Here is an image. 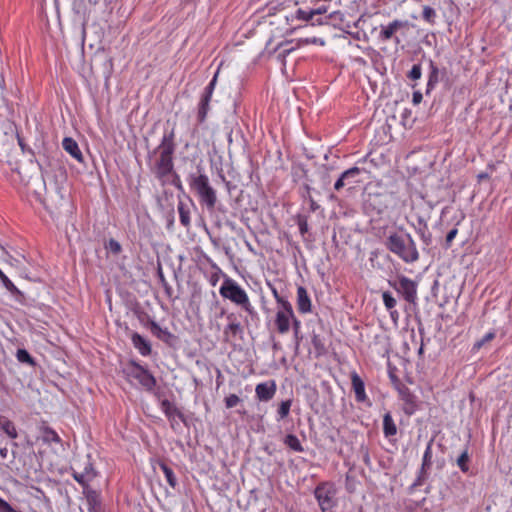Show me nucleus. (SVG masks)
<instances>
[{
  "mask_svg": "<svg viewBox=\"0 0 512 512\" xmlns=\"http://www.w3.org/2000/svg\"><path fill=\"white\" fill-rule=\"evenodd\" d=\"M175 133L171 130L165 133L162 137L161 143L155 148L150 158L155 157L150 166L152 174L161 182L166 185L168 177L174 170L173 155L175 152Z\"/></svg>",
  "mask_w": 512,
  "mask_h": 512,
  "instance_id": "1",
  "label": "nucleus"
},
{
  "mask_svg": "<svg viewBox=\"0 0 512 512\" xmlns=\"http://www.w3.org/2000/svg\"><path fill=\"white\" fill-rule=\"evenodd\" d=\"M384 245L405 263H414L419 259L416 243L409 233H390L385 239Z\"/></svg>",
  "mask_w": 512,
  "mask_h": 512,
  "instance_id": "2",
  "label": "nucleus"
},
{
  "mask_svg": "<svg viewBox=\"0 0 512 512\" xmlns=\"http://www.w3.org/2000/svg\"><path fill=\"white\" fill-rule=\"evenodd\" d=\"M219 293L224 299L240 307L251 318H257V311L250 302L247 292L234 279L226 276L219 289Z\"/></svg>",
  "mask_w": 512,
  "mask_h": 512,
  "instance_id": "3",
  "label": "nucleus"
},
{
  "mask_svg": "<svg viewBox=\"0 0 512 512\" xmlns=\"http://www.w3.org/2000/svg\"><path fill=\"white\" fill-rule=\"evenodd\" d=\"M189 185L198 195L200 203L205 206L208 211H213L217 203V193L210 185L208 176L203 173L198 175L191 174L189 176Z\"/></svg>",
  "mask_w": 512,
  "mask_h": 512,
  "instance_id": "4",
  "label": "nucleus"
},
{
  "mask_svg": "<svg viewBox=\"0 0 512 512\" xmlns=\"http://www.w3.org/2000/svg\"><path fill=\"white\" fill-rule=\"evenodd\" d=\"M72 476L82 487H87L88 482L97 475L90 453H78L71 460Z\"/></svg>",
  "mask_w": 512,
  "mask_h": 512,
  "instance_id": "5",
  "label": "nucleus"
},
{
  "mask_svg": "<svg viewBox=\"0 0 512 512\" xmlns=\"http://www.w3.org/2000/svg\"><path fill=\"white\" fill-rule=\"evenodd\" d=\"M315 498L318 501L322 512H334L337 506V489L332 482H322L314 490Z\"/></svg>",
  "mask_w": 512,
  "mask_h": 512,
  "instance_id": "6",
  "label": "nucleus"
},
{
  "mask_svg": "<svg viewBox=\"0 0 512 512\" xmlns=\"http://www.w3.org/2000/svg\"><path fill=\"white\" fill-rule=\"evenodd\" d=\"M123 373L127 379H135L147 391L154 390L156 386L155 377L143 366L135 361H130L123 369Z\"/></svg>",
  "mask_w": 512,
  "mask_h": 512,
  "instance_id": "7",
  "label": "nucleus"
},
{
  "mask_svg": "<svg viewBox=\"0 0 512 512\" xmlns=\"http://www.w3.org/2000/svg\"><path fill=\"white\" fill-rule=\"evenodd\" d=\"M218 73V71L215 73L214 77L204 88V91L200 96L196 112V119L199 125H202L206 121L208 112L210 111V102L216 86Z\"/></svg>",
  "mask_w": 512,
  "mask_h": 512,
  "instance_id": "8",
  "label": "nucleus"
},
{
  "mask_svg": "<svg viewBox=\"0 0 512 512\" xmlns=\"http://www.w3.org/2000/svg\"><path fill=\"white\" fill-rule=\"evenodd\" d=\"M15 138H19L16 134V128L11 122L0 123V157L7 156L14 145ZM19 144L22 142L18 139Z\"/></svg>",
  "mask_w": 512,
  "mask_h": 512,
  "instance_id": "9",
  "label": "nucleus"
},
{
  "mask_svg": "<svg viewBox=\"0 0 512 512\" xmlns=\"http://www.w3.org/2000/svg\"><path fill=\"white\" fill-rule=\"evenodd\" d=\"M392 286L409 303H415L417 300V283L410 278L400 275L397 281H389Z\"/></svg>",
  "mask_w": 512,
  "mask_h": 512,
  "instance_id": "10",
  "label": "nucleus"
},
{
  "mask_svg": "<svg viewBox=\"0 0 512 512\" xmlns=\"http://www.w3.org/2000/svg\"><path fill=\"white\" fill-rule=\"evenodd\" d=\"M400 399L403 401V411L407 415H412L418 409L417 397L406 386L398 389Z\"/></svg>",
  "mask_w": 512,
  "mask_h": 512,
  "instance_id": "11",
  "label": "nucleus"
},
{
  "mask_svg": "<svg viewBox=\"0 0 512 512\" xmlns=\"http://www.w3.org/2000/svg\"><path fill=\"white\" fill-rule=\"evenodd\" d=\"M61 439L58 436V434L52 430L49 427H41L39 429V434L37 435V442L38 445H48L51 446L53 444H60Z\"/></svg>",
  "mask_w": 512,
  "mask_h": 512,
  "instance_id": "12",
  "label": "nucleus"
},
{
  "mask_svg": "<svg viewBox=\"0 0 512 512\" xmlns=\"http://www.w3.org/2000/svg\"><path fill=\"white\" fill-rule=\"evenodd\" d=\"M256 397L260 401H269L271 400L276 393V383L271 380L268 382L259 383L255 388Z\"/></svg>",
  "mask_w": 512,
  "mask_h": 512,
  "instance_id": "13",
  "label": "nucleus"
},
{
  "mask_svg": "<svg viewBox=\"0 0 512 512\" xmlns=\"http://www.w3.org/2000/svg\"><path fill=\"white\" fill-rule=\"evenodd\" d=\"M352 389L355 393V399L359 403H364L368 400L365 392V384L361 377L356 373H351Z\"/></svg>",
  "mask_w": 512,
  "mask_h": 512,
  "instance_id": "14",
  "label": "nucleus"
},
{
  "mask_svg": "<svg viewBox=\"0 0 512 512\" xmlns=\"http://www.w3.org/2000/svg\"><path fill=\"white\" fill-rule=\"evenodd\" d=\"M407 25V21L394 20L387 26H382L379 37L382 41H388L393 38L396 31H398L401 28L407 27Z\"/></svg>",
  "mask_w": 512,
  "mask_h": 512,
  "instance_id": "15",
  "label": "nucleus"
},
{
  "mask_svg": "<svg viewBox=\"0 0 512 512\" xmlns=\"http://www.w3.org/2000/svg\"><path fill=\"white\" fill-rule=\"evenodd\" d=\"M312 304L307 290L303 286L297 288V309L300 313L311 312Z\"/></svg>",
  "mask_w": 512,
  "mask_h": 512,
  "instance_id": "16",
  "label": "nucleus"
},
{
  "mask_svg": "<svg viewBox=\"0 0 512 512\" xmlns=\"http://www.w3.org/2000/svg\"><path fill=\"white\" fill-rule=\"evenodd\" d=\"M131 341L133 346L142 356H149L151 354L152 349L150 342L142 337L139 333L133 332L131 334Z\"/></svg>",
  "mask_w": 512,
  "mask_h": 512,
  "instance_id": "17",
  "label": "nucleus"
},
{
  "mask_svg": "<svg viewBox=\"0 0 512 512\" xmlns=\"http://www.w3.org/2000/svg\"><path fill=\"white\" fill-rule=\"evenodd\" d=\"M152 467L154 470L159 468L165 475V478H166V481L168 482V484L172 488L176 487L177 478L175 477L173 470L163 460H161V459L154 460L152 462Z\"/></svg>",
  "mask_w": 512,
  "mask_h": 512,
  "instance_id": "18",
  "label": "nucleus"
},
{
  "mask_svg": "<svg viewBox=\"0 0 512 512\" xmlns=\"http://www.w3.org/2000/svg\"><path fill=\"white\" fill-rule=\"evenodd\" d=\"M62 146L64 150L67 153H69L74 159H76L80 163L83 162L82 152L78 146V143L74 139L70 137H65L62 141Z\"/></svg>",
  "mask_w": 512,
  "mask_h": 512,
  "instance_id": "19",
  "label": "nucleus"
},
{
  "mask_svg": "<svg viewBox=\"0 0 512 512\" xmlns=\"http://www.w3.org/2000/svg\"><path fill=\"white\" fill-rule=\"evenodd\" d=\"M295 318V315L290 316L288 314L282 313V312H276L275 317V326L277 328V331L280 334H286L288 333L290 329V322L293 321Z\"/></svg>",
  "mask_w": 512,
  "mask_h": 512,
  "instance_id": "20",
  "label": "nucleus"
},
{
  "mask_svg": "<svg viewBox=\"0 0 512 512\" xmlns=\"http://www.w3.org/2000/svg\"><path fill=\"white\" fill-rule=\"evenodd\" d=\"M230 322L228 325L224 328L223 335L225 338V341H229L231 337H235L237 334H240L243 332L241 324L233 318V314L229 315L227 317Z\"/></svg>",
  "mask_w": 512,
  "mask_h": 512,
  "instance_id": "21",
  "label": "nucleus"
},
{
  "mask_svg": "<svg viewBox=\"0 0 512 512\" xmlns=\"http://www.w3.org/2000/svg\"><path fill=\"white\" fill-rule=\"evenodd\" d=\"M148 326H149V329L152 332V334L162 341L167 342L170 338L173 337L172 333L170 331H168L167 328H162L154 320H150L148 322Z\"/></svg>",
  "mask_w": 512,
  "mask_h": 512,
  "instance_id": "22",
  "label": "nucleus"
},
{
  "mask_svg": "<svg viewBox=\"0 0 512 512\" xmlns=\"http://www.w3.org/2000/svg\"><path fill=\"white\" fill-rule=\"evenodd\" d=\"M311 343L314 349V354L316 358H319L327 353L326 343L323 337L316 334L315 332L312 333L311 336Z\"/></svg>",
  "mask_w": 512,
  "mask_h": 512,
  "instance_id": "23",
  "label": "nucleus"
},
{
  "mask_svg": "<svg viewBox=\"0 0 512 512\" xmlns=\"http://www.w3.org/2000/svg\"><path fill=\"white\" fill-rule=\"evenodd\" d=\"M177 210L179 213L180 223L183 227L188 229L191 226V213L189 206L180 200L177 205Z\"/></svg>",
  "mask_w": 512,
  "mask_h": 512,
  "instance_id": "24",
  "label": "nucleus"
},
{
  "mask_svg": "<svg viewBox=\"0 0 512 512\" xmlns=\"http://www.w3.org/2000/svg\"><path fill=\"white\" fill-rule=\"evenodd\" d=\"M295 17L302 21H312V25H322L324 23L320 18L315 19L312 9L304 10L299 8L295 13Z\"/></svg>",
  "mask_w": 512,
  "mask_h": 512,
  "instance_id": "25",
  "label": "nucleus"
},
{
  "mask_svg": "<svg viewBox=\"0 0 512 512\" xmlns=\"http://www.w3.org/2000/svg\"><path fill=\"white\" fill-rule=\"evenodd\" d=\"M361 170L358 167H352L346 171H344L338 180L334 184V189L339 191L346 185L347 176H358Z\"/></svg>",
  "mask_w": 512,
  "mask_h": 512,
  "instance_id": "26",
  "label": "nucleus"
},
{
  "mask_svg": "<svg viewBox=\"0 0 512 512\" xmlns=\"http://www.w3.org/2000/svg\"><path fill=\"white\" fill-rule=\"evenodd\" d=\"M0 281L2 282L3 286L16 298V300L23 298V293L4 273L0 275Z\"/></svg>",
  "mask_w": 512,
  "mask_h": 512,
  "instance_id": "27",
  "label": "nucleus"
},
{
  "mask_svg": "<svg viewBox=\"0 0 512 512\" xmlns=\"http://www.w3.org/2000/svg\"><path fill=\"white\" fill-rule=\"evenodd\" d=\"M0 430L4 431L11 439L17 437V430L13 422L3 416L0 417Z\"/></svg>",
  "mask_w": 512,
  "mask_h": 512,
  "instance_id": "28",
  "label": "nucleus"
},
{
  "mask_svg": "<svg viewBox=\"0 0 512 512\" xmlns=\"http://www.w3.org/2000/svg\"><path fill=\"white\" fill-rule=\"evenodd\" d=\"M161 409L165 413V415L170 419L174 418L175 416H181V413L179 412L177 407L167 399L161 402Z\"/></svg>",
  "mask_w": 512,
  "mask_h": 512,
  "instance_id": "29",
  "label": "nucleus"
},
{
  "mask_svg": "<svg viewBox=\"0 0 512 512\" xmlns=\"http://www.w3.org/2000/svg\"><path fill=\"white\" fill-rule=\"evenodd\" d=\"M383 429L386 436H393L397 429L390 413H386L383 417Z\"/></svg>",
  "mask_w": 512,
  "mask_h": 512,
  "instance_id": "30",
  "label": "nucleus"
},
{
  "mask_svg": "<svg viewBox=\"0 0 512 512\" xmlns=\"http://www.w3.org/2000/svg\"><path fill=\"white\" fill-rule=\"evenodd\" d=\"M431 457H432L431 450H425V453L423 456L422 469H421L420 475L417 477V479L413 483V485H412L413 487L421 486L423 484V481L425 479V470L424 469H425L426 465H429Z\"/></svg>",
  "mask_w": 512,
  "mask_h": 512,
  "instance_id": "31",
  "label": "nucleus"
},
{
  "mask_svg": "<svg viewBox=\"0 0 512 512\" xmlns=\"http://www.w3.org/2000/svg\"><path fill=\"white\" fill-rule=\"evenodd\" d=\"M382 300L387 310L391 311V316L393 317L394 313L397 314L396 311H392V309L396 306V299L389 291H384L382 293Z\"/></svg>",
  "mask_w": 512,
  "mask_h": 512,
  "instance_id": "32",
  "label": "nucleus"
},
{
  "mask_svg": "<svg viewBox=\"0 0 512 512\" xmlns=\"http://www.w3.org/2000/svg\"><path fill=\"white\" fill-rule=\"evenodd\" d=\"M16 358L21 363H26L32 367L36 365L34 358L29 354L26 349H18L16 352Z\"/></svg>",
  "mask_w": 512,
  "mask_h": 512,
  "instance_id": "33",
  "label": "nucleus"
},
{
  "mask_svg": "<svg viewBox=\"0 0 512 512\" xmlns=\"http://www.w3.org/2000/svg\"><path fill=\"white\" fill-rule=\"evenodd\" d=\"M310 44L323 46L325 44V41L323 39L317 38V37L300 38V39L296 40L297 48H300V47H303L306 45H310Z\"/></svg>",
  "mask_w": 512,
  "mask_h": 512,
  "instance_id": "34",
  "label": "nucleus"
},
{
  "mask_svg": "<svg viewBox=\"0 0 512 512\" xmlns=\"http://www.w3.org/2000/svg\"><path fill=\"white\" fill-rule=\"evenodd\" d=\"M430 67L431 71L428 78L427 91H429V89L433 88L438 83L439 70L432 61L430 62Z\"/></svg>",
  "mask_w": 512,
  "mask_h": 512,
  "instance_id": "35",
  "label": "nucleus"
},
{
  "mask_svg": "<svg viewBox=\"0 0 512 512\" xmlns=\"http://www.w3.org/2000/svg\"><path fill=\"white\" fill-rule=\"evenodd\" d=\"M291 404H292L291 400L282 401L280 403L278 410H277L278 419L282 420L289 415Z\"/></svg>",
  "mask_w": 512,
  "mask_h": 512,
  "instance_id": "36",
  "label": "nucleus"
},
{
  "mask_svg": "<svg viewBox=\"0 0 512 512\" xmlns=\"http://www.w3.org/2000/svg\"><path fill=\"white\" fill-rule=\"evenodd\" d=\"M422 17L429 24H434L435 18H436V12L430 6H424L423 12H422Z\"/></svg>",
  "mask_w": 512,
  "mask_h": 512,
  "instance_id": "37",
  "label": "nucleus"
},
{
  "mask_svg": "<svg viewBox=\"0 0 512 512\" xmlns=\"http://www.w3.org/2000/svg\"><path fill=\"white\" fill-rule=\"evenodd\" d=\"M468 461H469V456H468L467 450H464V452L457 459V464H458L459 468L465 473L468 472V470H469Z\"/></svg>",
  "mask_w": 512,
  "mask_h": 512,
  "instance_id": "38",
  "label": "nucleus"
},
{
  "mask_svg": "<svg viewBox=\"0 0 512 512\" xmlns=\"http://www.w3.org/2000/svg\"><path fill=\"white\" fill-rule=\"evenodd\" d=\"M277 303L281 306L277 312H282V313L288 314L290 316H293L294 311H293L291 303L288 300L281 298V302H277Z\"/></svg>",
  "mask_w": 512,
  "mask_h": 512,
  "instance_id": "39",
  "label": "nucleus"
},
{
  "mask_svg": "<svg viewBox=\"0 0 512 512\" xmlns=\"http://www.w3.org/2000/svg\"><path fill=\"white\" fill-rule=\"evenodd\" d=\"M168 183L175 186L178 190L183 191V185L180 176L174 170L173 173H171L170 176L168 177L167 184Z\"/></svg>",
  "mask_w": 512,
  "mask_h": 512,
  "instance_id": "40",
  "label": "nucleus"
},
{
  "mask_svg": "<svg viewBox=\"0 0 512 512\" xmlns=\"http://www.w3.org/2000/svg\"><path fill=\"white\" fill-rule=\"evenodd\" d=\"M495 337L496 333L494 331L486 333L481 340L474 344V349L479 350L485 343L492 341Z\"/></svg>",
  "mask_w": 512,
  "mask_h": 512,
  "instance_id": "41",
  "label": "nucleus"
},
{
  "mask_svg": "<svg viewBox=\"0 0 512 512\" xmlns=\"http://www.w3.org/2000/svg\"><path fill=\"white\" fill-rule=\"evenodd\" d=\"M106 248L114 255H118L122 251V247H121L120 243L113 238H111L108 241Z\"/></svg>",
  "mask_w": 512,
  "mask_h": 512,
  "instance_id": "42",
  "label": "nucleus"
},
{
  "mask_svg": "<svg viewBox=\"0 0 512 512\" xmlns=\"http://www.w3.org/2000/svg\"><path fill=\"white\" fill-rule=\"evenodd\" d=\"M226 408L230 409L237 406L241 399L236 394H230L224 399Z\"/></svg>",
  "mask_w": 512,
  "mask_h": 512,
  "instance_id": "43",
  "label": "nucleus"
},
{
  "mask_svg": "<svg viewBox=\"0 0 512 512\" xmlns=\"http://www.w3.org/2000/svg\"><path fill=\"white\" fill-rule=\"evenodd\" d=\"M422 74V68L420 64H414L408 73V78L411 80L420 79Z\"/></svg>",
  "mask_w": 512,
  "mask_h": 512,
  "instance_id": "44",
  "label": "nucleus"
},
{
  "mask_svg": "<svg viewBox=\"0 0 512 512\" xmlns=\"http://www.w3.org/2000/svg\"><path fill=\"white\" fill-rule=\"evenodd\" d=\"M284 443L289 447V448H301L300 446V442L298 440V438L292 434H289L285 437V441Z\"/></svg>",
  "mask_w": 512,
  "mask_h": 512,
  "instance_id": "45",
  "label": "nucleus"
},
{
  "mask_svg": "<svg viewBox=\"0 0 512 512\" xmlns=\"http://www.w3.org/2000/svg\"><path fill=\"white\" fill-rule=\"evenodd\" d=\"M458 234V229L457 228H453L452 230H450L448 232V234L446 235V240H445V245H446V248H449L454 240V238L456 237V235Z\"/></svg>",
  "mask_w": 512,
  "mask_h": 512,
  "instance_id": "46",
  "label": "nucleus"
},
{
  "mask_svg": "<svg viewBox=\"0 0 512 512\" xmlns=\"http://www.w3.org/2000/svg\"><path fill=\"white\" fill-rule=\"evenodd\" d=\"M298 227L301 235H304L308 232V223L305 217H299L298 219Z\"/></svg>",
  "mask_w": 512,
  "mask_h": 512,
  "instance_id": "47",
  "label": "nucleus"
},
{
  "mask_svg": "<svg viewBox=\"0 0 512 512\" xmlns=\"http://www.w3.org/2000/svg\"><path fill=\"white\" fill-rule=\"evenodd\" d=\"M419 234H420V238L421 240L423 241V243L425 245H430L431 242H432V236L431 234L428 232L426 233V231L424 229H419Z\"/></svg>",
  "mask_w": 512,
  "mask_h": 512,
  "instance_id": "48",
  "label": "nucleus"
},
{
  "mask_svg": "<svg viewBox=\"0 0 512 512\" xmlns=\"http://www.w3.org/2000/svg\"><path fill=\"white\" fill-rule=\"evenodd\" d=\"M0 512H17L7 501L0 497Z\"/></svg>",
  "mask_w": 512,
  "mask_h": 512,
  "instance_id": "49",
  "label": "nucleus"
},
{
  "mask_svg": "<svg viewBox=\"0 0 512 512\" xmlns=\"http://www.w3.org/2000/svg\"><path fill=\"white\" fill-rule=\"evenodd\" d=\"M292 328H293L295 338L298 339L299 333H300V328H301V322L296 317L292 321Z\"/></svg>",
  "mask_w": 512,
  "mask_h": 512,
  "instance_id": "50",
  "label": "nucleus"
},
{
  "mask_svg": "<svg viewBox=\"0 0 512 512\" xmlns=\"http://www.w3.org/2000/svg\"><path fill=\"white\" fill-rule=\"evenodd\" d=\"M310 192H311V187H310L308 184H304V185H303V193H302V197H303L304 199H307V200H308V199H309V196H311Z\"/></svg>",
  "mask_w": 512,
  "mask_h": 512,
  "instance_id": "51",
  "label": "nucleus"
},
{
  "mask_svg": "<svg viewBox=\"0 0 512 512\" xmlns=\"http://www.w3.org/2000/svg\"><path fill=\"white\" fill-rule=\"evenodd\" d=\"M309 204H310V210L312 212H315L316 210H318L320 208V206L317 204V202L313 199L312 196H309Z\"/></svg>",
  "mask_w": 512,
  "mask_h": 512,
  "instance_id": "52",
  "label": "nucleus"
},
{
  "mask_svg": "<svg viewBox=\"0 0 512 512\" xmlns=\"http://www.w3.org/2000/svg\"><path fill=\"white\" fill-rule=\"evenodd\" d=\"M312 12H313L314 17H315V16H318V15L325 14L327 12V8H326V6H321L319 8L312 9Z\"/></svg>",
  "mask_w": 512,
  "mask_h": 512,
  "instance_id": "53",
  "label": "nucleus"
},
{
  "mask_svg": "<svg viewBox=\"0 0 512 512\" xmlns=\"http://www.w3.org/2000/svg\"><path fill=\"white\" fill-rule=\"evenodd\" d=\"M412 101L414 104H419L422 101V94L420 92H414Z\"/></svg>",
  "mask_w": 512,
  "mask_h": 512,
  "instance_id": "54",
  "label": "nucleus"
},
{
  "mask_svg": "<svg viewBox=\"0 0 512 512\" xmlns=\"http://www.w3.org/2000/svg\"><path fill=\"white\" fill-rule=\"evenodd\" d=\"M272 294L276 300V302H281V296L279 295L278 291L276 290V288H272Z\"/></svg>",
  "mask_w": 512,
  "mask_h": 512,
  "instance_id": "55",
  "label": "nucleus"
},
{
  "mask_svg": "<svg viewBox=\"0 0 512 512\" xmlns=\"http://www.w3.org/2000/svg\"><path fill=\"white\" fill-rule=\"evenodd\" d=\"M218 279H219L218 274H217V273L213 274V275L211 276V279H210L211 284H212L213 286H215V285H216V283H217V281H218Z\"/></svg>",
  "mask_w": 512,
  "mask_h": 512,
  "instance_id": "56",
  "label": "nucleus"
},
{
  "mask_svg": "<svg viewBox=\"0 0 512 512\" xmlns=\"http://www.w3.org/2000/svg\"><path fill=\"white\" fill-rule=\"evenodd\" d=\"M164 288H165V291L168 294V296H170L172 288L168 285V283H165Z\"/></svg>",
  "mask_w": 512,
  "mask_h": 512,
  "instance_id": "57",
  "label": "nucleus"
},
{
  "mask_svg": "<svg viewBox=\"0 0 512 512\" xmlns=\"http://www.w3.org/2000/svg\"><path fill=\"white\" fill-rule=\"evenodd\" d=\"M356 176H347V180H346V183H352V179H354Z\"/></svg>",
  "mask_w": 512,
  "mask_h": 512,
  "instance_id": "58",
  "label": "nucleus"
},
{
  "mask_svg": "<svg viewBox=\"0 0 512 512\" xmlns=\"http://www.w3.org/2000/svg\"><path fill=\"white\" fill-rule=\"evenodd\" d=\"M7 451H8V450L0 449V454H1L2 458H5V457H6Z\"/></svg>",
  "mask_w": 512,
  "mask_h": 512,
  "instance_id": "59",
  "label": "nucleus"
},
{
  "mask_svg": "<svg viewBox=\"0 0 512 512\" xmlns=\"http://www.w3.org/2000/svg\"><path fill=\"white\" fill-rule=\"evenodd\" d=\"M160 280H161L163 286L165 285V283H167L165 278H164V276H163V274L161 272H160Z\"/></svg>",
  "mask_w": 512,
  "mask_h": 512,
  "instance_id": "60",
  "label": "nucleus"
},
{
  "mask_svg": "<svg viewBox=\"0 0 512 512\" xmlns=\"http://www.w3.org/2000/svg\"><path fill=\"white\" fill-rule=\"evenodd\" d=\"M363 458H364V460H365L366 462L368 461L367 454H365V455L363 456Z\"/></svg>",
  "mask_w": 512,
  "mask_h": 512,
  "instance_id": "61",
  "label": "nucleus"
},
{
  "mask_svg": "<svg viewBox=\"0 0 512 512\" xmlns=\"http://www.w3.org/2000/svg\"><path fill=\"white\" fill-rule=\"evenodd\" d=\"M295 48H291V49H288L286 50L287 53H290L292 50H294Z\"/></svg>",
  "mask_w": 512,
  "mask_h": 512,
  "instance_id": "62",
  "label": "nucleus"
},
{
  "mask_svg": "<svg viewBox=\"0 0 512 512\" xmlns=\"http://www.w3.org/2000/svg\"><path fill=\"white\" fill-rule=\"evenodd\" d=\"M4 272L0 269V275H2Z\"/></svg>",
  "mask_w": 512,
  "mask_h": 512,
  "instance_id": "63",
  "label": "nucleus"
}]
</instances>
